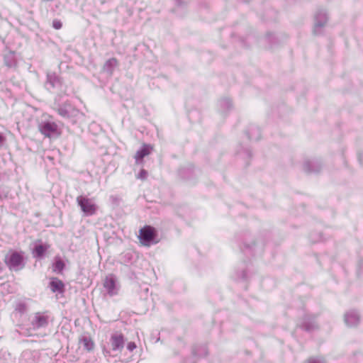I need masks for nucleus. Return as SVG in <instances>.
<instances>
[{
  "label": "nucleus",
  "mask_w": 363,
  "mask_h": 363,
  "mask_svg": "<svg viewBox=\"0 0 363 363\" xmlns=\"http://www.w3.org/2000/svg\"><path fill=\"white\" fill-rule=\"evenodd\" d=\"M109 349H104L105 356L115 357L121 353L125 345V339L122 333L116 332L113 333L108 342Z\"/></svg>",
  "instance_id": "f257e3e1"
},
{
  "label": "nucleus",
  "mask_w": 363,
  "mask_h": 363,
  "mask_svg": "<svg viewBox=\"0 0 363 363\" xmlns=\"http://www.w3.org/2000/svg\"><path fill=\"white\" fill-rule=\"evenodd\" d=\"M139 240L143 246L150 247L159 242L156 229L150 225H145L140 230Z\"/></svg>",
  "instance_id": "f03ea898"
},
{
  "label": "nucleus",
  "mask_w": 363,
  "mask_h": 363,
  "mask_svg": "<svg viewBox=\"0 0 363 363\" xmlns=\"http://www.w3.org/2000/svg\"><path fill=\"white\" fill-rule=\"evenodd\" d=\"M4 262L11 271L18 272L24 267L23 255L16 251H9L5 256Z\"/></svg>",
  "instance_id": "7ed1b4c3"
},
{
  "label": "nucleus",
  "mask_w": 363,
  "mask_h": 363,
  "mask_svg": "<svg viewBox=\"0 0 363 363\" xmlns=\"http://www.w3.org/2000/svg\"><path fill=\"white\" fill-rule=\"evenodd\" d=\"M77 202L85 216H90L96 213L98 207L92 199L79 196L77 198Z\"/></svg>",
  "instance_id": "20e7f679"
},
{
  "label": "nucleus",
  "mask_w": 363,
  "mask_h": 363,
  "mask_svg": "<svg viewBox=\"0 0 363 363\" xmlns=\"http://www.w3.org/2000/svg\"><path fill=\"white\" fill-rule=\"evenodd\" d=\"M38 128L43 135L49 138H57L60 135L58 125L54 121H43L39 124Z\"/></svg>",
  "instance_id": "39448f33"
},
{
  "label": "nucleus",
  "mask_w": 363,
  "mask_h": 363,
  "mask_svg": "<svg viewBox=\"0 0 363 363\" xmlns=\"http://www.w3.org/2000/svg\"><path fill=\"white\" fill-rule=\"evenodd\" d=\"M29 321L31 328L35 330L47 327L49 317L45 313L37 312L30 315Z\"/></svg>",
  "instance_id": "423d86ee"
},
{
  "label": "nucleus",
  "mask_w": 363,
  "mask_h": 363,
  "mask_svg": "<svg viewBox=\"0 0 363 363\" xmlns=\"http://www.w3.org/2000/svg\"><path fill=\"white\" fill-rule=\"evenodd\" d=\"M104 287L111 296L116 295L119 290L116 278L110 274L107 276L104 281Z\"/></svg>",
  "instance_id": "0eeeda50"
},
{
  "label": "nucleus",
  "mask_w": 363,
  "mask_h": 363,
  "mask_svg": "<svg viewBox=\"0 0 363 363\" xmlns=\"http://www.w3.org/2000/svg\"><path fill=\"white\" fill-rule=\"evenodd\" d=\"M328 21V16L324 9H318L315 16L314 32L317 33L318 29L324 26Z\"/></svg>",
  "instance_id": "6e6552de"
},
{
  "label": "nucleus",
  "mask_w": 363,
  "mask_h": 363,
  "mask_svg": "<svg viewBox=\"0 0 363 363\" xmlns=\"http://www.w3.org/2000/svg\"><path fill=\"white\" fill-rule=\"evenodd\" d=\"M321 164L320 162L316 159L306 160L303 162V170L306 172H318L320 169Z\"/></svg>",
  "instance_id": "1a4fd4ad"
},
{
  "label": "nucleus",
  "mask_w": 363,
  "mask_h": 363,
  "mask_svg": "<svg viewBox=\"0 0 363 363\" xmlns=\"http://www.w3.org/2000/svg\"><path fill=\"white\" fill-rule=\"evenodd\" d=\"M359 316L357 311H350L345 315V322L348 326H355L359 323Z\"/></svg>",
  "instance_id": "9d476101"
},
{
  "label": "nucleus",
  "mask_w": 363,
  "mask_h": 363,
  "mask_svg": "<svg viewBox=\"0 0 363 363\" xmlns=\"http://www.w3.org/2000/svg\"><path fill=\"white\" fill-rule=\"evenodd\" d=\"M79 345L89 352L92 351L94 347V342L89 336L83 335L79 338Z\"/></svg>",
  "instance_id": "9b49d317"
},
{
  "label": "nucleus",
  "mask_w": 363,
  "mask_h": 363,
  "mask_svg": "<svg viewBox=\"0 0 363 363\" xmlns=\"http://www.w3.org/2000/svg\"><path fill=\"white\" fill-rule=\"evenodd\" d=\"M117 66V60L116 58H111L104 63L103 70L109 75H111Z\"/></svg>",
  "instance_id": "f8f14e48"
},
{
  "label": "nucleus",
  "mask_w": 363,
  "mask_h": 363,
  "mask_svg": "<svg viewBox=\"0 0 363 363\" xmlns=\"http://www.w3.org/2000/svg\"><path fill=\"white\" fill-rule=\"evenodd\" d=\"M61 84L60 78L55 73H49L47 75V85L51 88L58 87Z\"/></svg>",
  "instance_id": "ddd939ff"
},
{
  "label": "nucleus",
  "mask_w": 363,
  "mask_h": 363,
  "mask_svg": "<svg viewBox=\"0 0 363 363\" xmlns=\"http://www.w3.org/2000/svg\"><path fill=\"white\" fill-rule=\"evenodd\" d=\"M50 286L52 292H62L64 289L63 282L57 278H52Z\"/></svg>",
  "instance_id": "4468645a"
},
{
  "label": "nucleus",
  "mask_w": 363,
  "mask_h": 363,
  "mask_svg": "<svg viewBox=\"0 0 363 363\" xmlns=\"http://www.w3.org/2000/svg\"><path fill=\"white\" fill-rule=\"evenodd\" d=\"M150 153V151L149 150V147L147 145H144L140 150L137 151L135 155L136 163H139L144 157L148 155Z\"/></svg>",
  "instance_id": "2eb2a0df"
},
{
  "label": "nucleus",
  "mask_w": 363,
  "mask_h": 363,
  "mask_svg": "<svg viewBox=\"0 0 363 363\" xmlns=\"http://www.w3.org/2000/svg\"><path fill=\"white\" fill-rule=\"evenodd\" d=\"M72 109V108L70 105L64 104L58 108L57 113L64 118H69L71 115Z\"/></svg>",
  "instance_id": "dca6fc26"
},
{
  "label": "nucleus",
  "mask_w": 363,
  "mask_h": 363,
  "mask_svg": "<svg viewBox=\"0 0 363 363\" xmlns=\"http://www.w3.org/2000/svg\"><path fill=\"white\" fill-rule=\"evenodd\" d=\"M65 267L64 262L60 259H57L53 264L52 270L57 273H61Z\"/></svg>",
  "instance_id": "f3484780"
},
{
  "label": "nucleus",
  "mask_w": 363,
  "mask_h": 363,
  "mask_svg": "<svg viewBox=\"0 0 363 363\" xmlns=\"http://www.w3.org/2000/svg\"><path fill=\"white\" fill-rule=\"evenodd\" d=\"M4 62L7 67H11L14 66L13 52H10L4 56Z\"/></svg>",
  "instance_id": "a211bd4d"
},
{
  "label": "nucleus",
  "mask_w": 363,
  "mask_h": 363,
  "mask_svg": "<svg viewBox=\"0 0 363 363\" xmlns=\"http://www.w3.org/2000/svg\"><path fill=\"white\" fill-rule=\"evenodd\" d=\"M9 132L0 126V147H4L6 145V135Z\"/></svg>",
  "instance_id": "6ab92c4d"
},
{
  "label": "nucleus",
  "mask_w": 363,
  "mask_h": 363,
  "mask_svg": "<svg viewBox=\"0 0 363 363\" xmlns=\"http://www.w3.org/2000/svg\"><path fill=\"white\" fill-rule=\"evenodd\" d=\"M45 250H46V248L42 245L35 246V247L34 249L35 256L38 257H42L43 255V254L45 253Z\"/></svg>",
  "instance_id": "aec40b11"
},
{
  "label": "nucleus",
  "mask_w": 363,
  "mask_h": 363,
  "mask_svg": "<svg viewBox=\"0 0 363 363\" xmlns=\"http://www.w3.org/2000/svg\"><path fill=\"white\" fill-rule=\"evenodd\" d=\"M221 108L229 109L232 106L231 101L229 99H224L219 102Z\"/></svg>",
  "instance_id": "412c9836"
},
{
  "label": "nucleus",
  "mask_w": 363,
  "mask_h": 363,
  "mask_svg": "<svg viewBox=\"0 0 363 363\" xmlns=\"http://www.w3.org/2000/svg\"><path fill=\"white\" fill-rule=\"evenodd\" d=\"M26 310V305L22 303L17 304V306L16 307V311H17L18 312H19L21 313H25Z\"/></svg>",
  "instance_id": "4be33fe9"
},
{
  "label": "nucleus",
  "mask_w": 363,
  "mask_h": 363,
  "mask_svg": "<svg viewBox=\"0 0 363 363\" xmlns=\"http://www.w3.org/2000/svg\"><path fill=\"white\" fill-rule=\"evenodd\" d=\"M308 363H325V362L322 357H316L310 359Z\"/></svg>",
  "instance_id": "5701e85b"
},
{
  "label": "nucleus",
  "mask_w": 363,
  "mask_h": 363,
  "mask_svg": "<svg viewBox=\"0 0 363 363\" xmlns=\"http://www.w3.org/2000/svg\"><path fill=\"white\" fill-rule=\"evenodd\" d=\"M147 176V172L145 169H142L140 173L138 174L137 178L140 179H145Z\"/></svg>",
  "instance_id": "b1692460"
},
{
  "label": "nucleus",
  "mask_w": 363,
  "mask_h": 363,
  "mask_svg": "<svg viewBox=\"0 0 363 363\" xmlns=\"http://www.w3.org/2000/svg\"><path fill=\"white\" fill-rule=\"evenodd\" d=\"M126 348L130 352H132L136 348V345L134 342H130L127 344Z\"/></svg>",
  "instance_id": "393cba45"
},
{
  "label": "nucleus",
  "mask_w": 363,
  "mask_h": 363,
  "mask_svg": "<svg viewBox=\"0 0 363 363\" xmlns=\"http://www.w3.org/2000/svg\"><path fill=\"white\" fill-rule=\"evenodd\" d=\"M53 27L55 29H60L62 28V23L60 21H53Z\"/></svg>",
  "instance_id": "a878e982"
},
{
  "label": "nucleus",
  "mask_w": 363,
  "mask_h": 363,
  "mask_svg": "<svg viewBox=\"0 0 363 363\" xmlns=\"http://www.w3.org/2000/svg\"><path fill=\"white\" fill-rule=\"evenodd\" d=\"M304 327L307 330H311L314 328L313 325H311L309 323H305Z\"/></svg>",
  "instance_id": "bb28decb"
},
{
  "label": "nucleus",
  "mask_w": 363,
  "mask_h": 363,
  "mask_svg": "<svg viewBox=\"0 0 363 363\" xmlns=\"http://www.w3.org/2000/svg\"><path fill=\"white\" fill-rule=\"evenodd\" d=\"M359 160L360 162L363 164V152L359 154Z\"/></svg>",
  "instance_id": "cd10ccee"
},
{
  "label": "nucleus",
  "mask_w": 363,
  "mask_h": 363,
  "mask_svg": "<svg viewBox=\"0 0 363 363\" xmlns=\"http://www.w3.org/2000/svg\"><path fill=\"white\" fill-rule=\"evenodd\" d=\"M359 272L363 275V263L362 264V266L359 268Z\"/></svg>",
  "instance_id": "c85d7f7f"
},
{
  "label": "nucleus",
  "mask_w": 363,
  "mask_h": 363,
  "mask_svg": "<svg viewBox=\"0 0 363 363\" xmlns=\"http://www.w3.org/2000/svg\"><path fill=\"white\" fill-rule=\"evenodd\" d=\"M249 138H250V139H253V137H252V135H249Z\"/></svg>",
  "instance_id": "c756f323"
}]
</instances>
